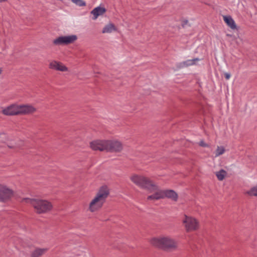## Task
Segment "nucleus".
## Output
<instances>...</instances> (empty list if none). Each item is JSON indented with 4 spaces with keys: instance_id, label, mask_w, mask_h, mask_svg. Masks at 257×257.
Masks as SVG:
<instances>
[{
    "instance_id": "1",
    "label": "nucleus",
    "mask_w": 257,
    "mask_h": 257,
    "mask_svg": "<svg viewBox=\"0 0 257 257\" xmlns=\"http://www.w3.org/2000/svg\"><path fill=\"white\" fill-rule=\"evenodd\" d=\"M149 242L153 246L166 250H174L178 247L177 241L168 235H162L152 237Z\"/></svg>"
},
{
    "instance_id": "2",
    "label": "nucleus",
    "mask_w": 257,
    "mask_h": 257,
    "mask_svg": "<svg viewBox=\"0 0 257 257\" xmlns=\"http://www.w3.org/2000/svg\"><path fill=\"white\" fill-rule=\"evenodd\" d=\"M109 194V190L107 186H101L88 205V210L90 212H94L100 209Z\"/></svg>"
},
{
    "instance_id": "3",
    "label": "nucleus",
    "mask_w": 257,
    "mask_h": 257,
    "mask_svg": "<svg viewBox=\"0 0 257 257\" xmlns=\"http://www.w3.org/2000/svg\"><path fill=\"white\" fill-rule=\"evenodd\" d=\"M22 201L30 204L34 208L35 212L39 214L45 213L52 207L51 203L45 200L25 198Z\"/></svg>"
},
{
    "instance_id": "4",
    "label": "nucleus",
    "mask_w": 257,
    "mask_h": 257,
    "mask_svg": "<svg viewBox=\"0 0 257 257\" xmlns=\"http://www.w3.org/2000/svg\"><path fill=\"white\" fill-rule=\"evenodd\" d=\"M130 179L136 185L148 190H154L157 188V185L144 176L133 174L130 176Z\"/></svg>"
},
{
    "instance_id": "5",
    "label": "nucleus",
    "mask_w": 257,
    "mask_h": 257,
    "mask_svg": "<svg viewBox=\"0 0 257 257\" xmlns=\"http://www.w3.org/2000/svg\"><path fill=\"white\" fill-rule=\"evenodd\" d=\"M182 223L187 232L196 230L199 227L198 220L191 216L185 215L182 219Z\"/></svg>"
},
{
    "instance_id": "6",
    "label": "nucleus",
    "mask_w": 257,
    "mask_h": 257,
    "mask_svg": "<svg viewBox=\"0 0 257 257\" xmlns=\"http://www.w3.org/2000/svg\"><path fill=\"white\" fill-rule=\"evenodd\" d=\"M107 140H96L90 142V147L94 151L107 150Z\"/></svg>"
},
{
    "instance_id": "7",
    "label": "nucleus",
    "mask_w": 257,
    "mask_h": 257,
    "mask_svg": "<svg viewBox=\"0 0 257 257\" xmlns=\"http://www.w3.org/2000/svg\"><path fill=\"white\" fill-rule=\"evenodd\" d=\"M14 195L12 190L7 186L0 184V201H5L10 199Z\"/></svg>"
},
{
    "instance_id": "8",
    "label": "nucleus",
    "mask_w": 257,
    "mask_h": 257,
    "mask_svg": "<svg viewBox=\"0 0 257 257\" xmlns=\"http://www.w3.org/2000/svg\"><path fill=\"white\" fill-rule=\"evenodd\" d=\"M107 150L110 152H120L122 149L121 143L116 140H107Z\"/></svg>"
},
{
    "instance_id": "9",
    "label": "nucleus",
    "mask_w": 257,
    "mask_h": 257,
    "mask_svg": "<svg viewBox=\"0 0 257 257\" xmlns=\"http://www.w3.org/2000/svg\"><path fill=\"white\" fill-rule=\"evenodd\" d=\"M36 111V108L31 105H19V115L32 114Z\"/></svg>"
},
{
    "instance_id": "10",
    "label": "nucleus",
    "mask_w": 257,
    "mask_h": 257,
    "mask_svg": "<svg viewBox=\"0 0 257 257\" xmlns=\"http://www.w3.org/2000/svg\"><path fill=\"white\" fill-rule=\"evenodd\" d=\"M2 113L6 115H19V105L13 104L4 108Z\"/></svg>"
},
{
    "instance_id": "11",
    "label": "nucleus",
    "mask_w": 257,
    "mask_h": 257,
    "mask_svg": "<svg viewBox=\"0 0 257 257\" xmlns=\"http://www.w3.org/2000/svg\"><path fill=\"white\" fill-rule=\"evenodd\" d=\"M149 191L150 192H154V193L148 196L147 199L148 200L155 201L161 199H164L163 190L159 189L158 186H157V188L155 190Z\"/></svg>"
},
{
    "instance_id": "12",
    "label": "nucleus",
    "mask_w": 257,
    "mask_h": 257,
    "mask_svg": "<svg viewBox=\"0 0 257 257\" xmlns=\"http://www.w3.org/2000/svg\"><path fill=\"white\" fill-rule=\"evenodd\" d=\"M164 198H167L173 201H177L178 199V194L173 190H163Z\"/></svg>"
},
{
    "instance_id": "13",
    "label": "nucleus",
    "mask_w": 257,
    "mask_h": 257,
    "mask_svg": "<svg viewBox=\"0 0 257 257\" xmlns=\"http://www.w3.org/2000/svg\"><path fill=\"white\" fill-rule=\"evenodd\" d=\"M106 11L105 8L98 6L95 8L91 12V14L93 15L92 19L96 20L98 17L102 16Z\"/></svg>"
},
{
    "instance_id": "14",
    "label": "nucleus",
    "mask_w": 257,
    "mask_h": 257,
    "mask_svg": "<svg viewBox=\"0 0 257 257\" xmlns=\"http://www.w3.org/2000/svg\"><path fill=\"white\" fill-rule=\"evenodd\" d=\"M200 60L198 58H195L192 59H188L180 62L178 64V67L180 68H184L195 65Z\"/></svg>"
},
{
    "instance_id": "15",
    "label": "nucleus",
    "mask_w": 257,
    "mask_h": 257,
    "mask_svg": "<svg viewBox=\"0 0 257 257\" xmlns=\"http://www.w3.org/2000/svg\"><path fill=\"white\" fill-rule=\"evenodd\" d=\"M49 67L50 69L60 71H64V66L63 65V64L56 61H53L51 62L49 64Z\"/></svg>"
},
{
    "instance_id": "16",
    "label": "nucleus",
    "mask_w": 257,
    "mask_h": 257,
    "mask_svg": "<svg viewBox=\"0 0 257 257\" xmlns=\"http://www.w3.org/2000/svg\"><path fill=\"white\" fill-rule=\"evenodd\" d=\"M116 31L117 28L115 25L111 23H109L104 26L102 30V33L103 34H108L113 33Z\"/></svg>"
},
{
    "instance_id": "17",
    "label": "nucleus",
    "mask_w": 257,
    "mask_h": 257,
    "mask_svg": "<svg viewBox=\"0 0 257 257\" xmlns=\"http://www.w3.org/2000/svg\"><path fill=\"white\" fill-rule=\"evenodd\" d=\"M223 20L224 22L226 23L228 27H229L232 29H236V25L234 20L232 19V18L228 16H223Z\"/></svg>"
},
{
    "instance_id": "18",
    "label": "nucleus",
    "mask_w": 257,
    "mask_h": 257,
    "mask_svg": "<svg viewBox=\"0 0 257 257\" xmlns=\"http://www.w3.org/2000/svg\"><path fill=\"white\" fill-rule=\"evenodd\" d=\"M47 250V248H37L31 253V257H40Z\"/></svg>"
},
{
    "instance_id": "19",
    "label": "nucleus",
    "mask_w": 257,
    "mask_h": 257,
    "mask_svg": "<svg viewBox=\"0 0 257 257\" xmlns=\"http://www.w3.org/2000/svg\"><path fill=\"white\" fill-rule=\"evenodd\" d=\"M225 151L226 150L223 146H217L214 152V157L216 158L223 155Z\"/></svg>"
},
{
    "instance_id": "20",
    "label": "nucleus",
    "mask_w": 257,
    "mask_h": 257,
    "mask_svg": "<svg viewBox=\"0 0 257 257\" xmlns=\"http://www.w3.org/2000/svg\"><path fill=\"white\" fill-rule=\"evenodd\" d=\"M215 174H216V176L217 179L220 181H222L226 176L227 173L225 170L221 169V170H219V171L216 172L215 173Z\"/></svg>"
},
{
    "instance_id": "21",
    "label": "nucleus",
    "mask_w": 257,
    "mask_h": 257,
    "mask_svg": "<svg viewBox=\"0 0 257 257\" xmlns=\"http://www.w3.org/2000/svg\"><path fill=\"white\" fill-rule=\"evenodd\" d=\"M77 39V37L75 35L65 36V44L72 43Z\"/></svg>"
},
{
    "instance_id": "22",
    "label": "nucleus",
    "mask_w": 257,
    "mask_h": 257,
    "mask_svg": "<svg viewBox=\"0 0 257 257\" xmlns=\"http://www.w3.org/2000/svg\"><path fill=\"white\" fill-rule=\"evenodd\" d=\"M246 193L249 196L257 197V185L252 187L249 190L247 191Z\"/></svg>"
},
{
    "instance_id": "23",
    "label": "nucleus",
    "mask_w": 257,
    "mask_h": 257,
    "mask_svg": "<svg viewBox=\"0 0 257 257\" xmlns=\"http://www.w3.org/2000/svg\"><path fill=\"white\" fill-rule=\"evenodd\" d=\"M53 43L56 46L64 44V37L61 36L55 39Z\"/></svg>"
},
{
    "instance_id": "24",
    "label": "nucleus",
    "mask_w": 257,
    "mask_h": 257,
    "mask_svg": "<svg viewBox=\"0 0 257 257\" xmlns=\"http://www.w3.org/2000/svg\"><path fill=\"white\" fill-rule=\"evenodd\" d=\"M71 1L76 5L79 7H83L86 5V3L83 0H71Z\"/></svg>"
},
{
    "instance_id": "25",
    "label": "nucleus",
    "mask_w": 257,
    "mask_h": 257,
    "mask_svg": "<svg viewBox=\"0 0 257 257\" xmlns=\"http://www.w3.org/2000/svg\"><path fill=\"white\" fill-rule=\"evenodd\" d=\"M198 144L200 146H201L202 147H204V148H209L210 147V145L205 143L203 140L200 141L198 143Z\"/></svg>"
},
{
    "instance_id": "26",
    "label": "nucleus",
    "mask_w": 257,
    "mask_h": 257,
    "mask_svg": "<svg viewBox=\"0 0 257 257\" xmlns=\"http://www.w3.org/2000/svg\"><path fill=\"white\" fill-rule=\"evenodd\" d=\"M5 138H6V136H5V135L4 134H3V135H1L0 136V143H1V142H3L4 139H5Z\"/></svg>"
},
{
    "instance_id": "27",
    "label": "nucleus",
    "mask_w": 257,
    "mask_h": 257,
    "mask_svg": "<svg viewBox=\"0 0 257 257\" xmlns=\"http://www.w3.org/2000/svg\"><path fill=\"white\" fill-rule=\"evenodd\" d=\"M224 76L226 79H229L230 77V75L229 73H225Z\"/></svg>"
},
{
    "instance_id": "28",
    "label": "nucleus",
    "mask_w": 257,
    "mask_h": 257,
    "mask_svg": "<svg viewBox=\"0 0 257 257\" xmlns=\"http://www.w3.org/2000/svg\"><path fill=\"white\" fill-rule=\"evenodd\" d=\"M188 23V21L187 20H184L183 22V26H185L186 25H187Z\"/></svg>"
},
{
    "instance_id": "29",
    "label": "nucleus",
    "mask_w": 257,
    "mask_h": 257,
    "mask_svg": "<svg viewBox=\"0 0 257 257\" xmlns=\"http://www.w3.org/2000/svg\"><path fill=\"white\" fill-rule=\"evenodd\" d=\"M7 0H0V3L6 2Z\"/></svg>"
},
{
    "instance_id": "30",
    "label": "nucleus",
    "mask_w": 257,
    "mask_h": 257,
    "mask_svg": "<svg viewBox=\"0 0 257 257\" xmlns=\"http://www.w3.org/2000/svg\"><path fill=\"white\" fill-rule=\"evenodd\" d=\"M8 147L10 148H13L14 147L13 146H10V145H8Z\"/></svg>"
},
{
    "instance_id": "31",
    "label": "nucleus",
    "mask_w": 257,
    "mask_h": 257,
    "mask_svg": "<svg viewBox=\"0 0 257 257\" xmlns=\"http://www.w3.org/2000/svg\"><path fill=\"white\" fill-rule=\"evenodd\" d=\"M2 69L0 68V74L2 73Z\"/></svg>"
},
{
    "instance_id": "32",
    "label": "nucleus",
    "mask_w": 257,
    "mask_h": 257,
    "mask_svg": "<svg viewBox=\"0 0 257 257\" xmlns=\"http://www.w3.org/2000/svg\"><path fill=\"white\" fill-rule=\"evenodd\" d=\"M77 255H81V254H80V253H77Z\"/></svg>"
}]
</instances>
